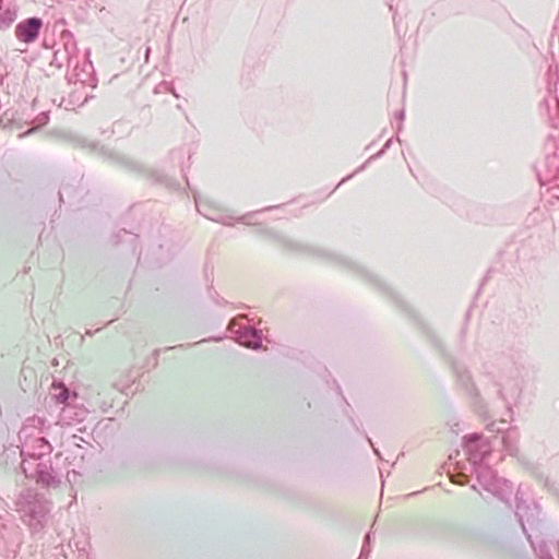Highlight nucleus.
<instances>
[{
	"instance_id": "16",
	"label": "nucleus",
	"mask_w": 559,
	"mask_h": 559,
	"mask_svg": "<svg viewBox=\"0 0 559 559\" xmlns=\"http://www.w3.org/2000/svg\"><path fill=\"white\" fill-rule=\"evenodd\" d=\"M404 117H405V112H404V110L399 111V112L396 114V116H395V118H396L397 120H400V121H403Z\"/></svg>"
},
{
	"instance_id": "14",
	"label": "nucleus",
	"mask_w": 559,
	"mask_h": 559,
	"mask_svg": "<svg viewBox=\"0 0 559 559\" xmlns=\"http://www.w3.org/2000/svg\"><path fill=\"white\" fill-rule=\"evenodd\" d=\"M38 124H45L48 121V115L46 112H41L38 117Z\"/></svg>"
},
{
	"instance_id": "15",
	"label": "nucleus",
	"mask_w": 559,
	"mask_h": 559,
	"mask_svg": "<svg viewBox=\"0 0 559 559\" xmlns=\"http://www.w3.org/2000/svg\"><path fill=\"white\" fill-rule=\"evenodd\" d=\"M369 552H370V547H369V545L364 544V545H362V548H361V552H360V554H361V556L367 557Z\"/></svg>"
},
{
	"instance_id": "25",
	"label": "nucleus",
	"mask_w": 559,
	"mask_h": 559,
	"mask_svg": "<svg viewBox=\"0 0 559 559\" xmlns=\"http://www.w3.org/2000/svg\"><path fill=\"white\" fill-rule=\"evenodd\" d=\"M358 559H366V557L360 555Z\"/></svg>"
},
{
	"instance_id": "3",
	"label": "nucleus",
	"mask_w": 559,
	"mask_h": 559,
	"mask_svg": "<svg viewBox=\"0 0 559 559\" xmlns=\"http://www.w3.org/2000/svg\"><path fill=\"white\" fill-rule=\"evenodd\" d=\"M52 451L51 444L48 440L41 436L27 438L21 449V455L23 459H27L32 462H39L46 460Z\"/></svg>"
},
{
	"instance_id": "26",
	"label": "nucleus",
	"mask_w": 559,
	"mask_h": 559,
	"mask_svg": "<svg viewBox=\"0 0 559 559\" xmlns=\"http://www.w3.org/2000/svg\"><path fill=\"white\" fill-rule=\"evenodd\" d=\"M544 559H552L551 557H548V558H544Z\"/></svg>"
},
{
	"instance_id": "19",
	"label": "nucleus",
	"mask_w": 559,
	"mask_h": 559,
	"mask_svg": "<svg viewBox=\"0 0 559 559\" xmlns=\"http://www.w3.org/2000/svg\"><path fill=\"white\" fill-rule=\"evenodd\" d=\"M97 331H99V329H97V330H96V332H97ZM94 333H95V331L93 332V331H91V330H87V331L85 332V334H86V335H88V336L94 335Z\"/></svg>"
},
{
	"instance_id": "6",
	"label": "nucleus",
	"mask_w": 559,
	"mask_h": 559,
	"mask_svg": "<svg viewBox=\"0 0 559 559\" xmlns=\"http://www.w3.org/2000/svg\"><path fill=\"white\" fill-rule=\"evenodd\" d=\"M478 484L488 492L499 495L502 485H507V480L497 477L495 471L486 465L475 466Z\"/></svg>"
},
{
	"instance_id": "20",
	"label": "nucleus",
	"mask_w": 559,
	"mask_h": 559,
	"mask_svg": "<svg viewBox=\"0 0 559 559\" xmlns=\"http://www.w3.org/2000/svg\"><path fill=\"white\" fill-rule=\"evenodd\" d=\"M179 347L181 348V347H183V345L174 346V347L169 346V347H166L165 350L175 349V348H179Z\"/></svg>"
},
{
	"instance_id": "13",
	"label": "nucleus",
	"mask_w": 559,
	"mask_h": 559,
	"mask_svg": "<svg viewBox=\"0 0 559 559\" xmlns=\"http://www.w3.org/2000/svg\"><path fill=\"white\" fill-rule=\"evenodd\" d=\"M55 397L58 403L67 405V402L70 397V391L67 388L62 386L61 391L58 394H56Z\"/></svg>"
},
{
	"instance_id": "17",
	"label": "nucleus",
	"mask_w": 559,
	"mask_h": 559,
	"mask_svg": "<svg viewBox=\"0 0 559 559\" xmlns=\"http://www.w3.org/2000/svg\"><path fill=\"white\" fill-rule=\"evenodd\" d=\"M34 131H35V128H31V129H28L26 132H24V133L20 134V136H24V135L29 134V133H32V132H34Z\"/></svg>"
},
{
	"instance_id": "5",
	"label": "nucleus",
	"mask_w": 559,
	"mask_h": 559,
	"mask_svg": "<svg viewBox=\"0 0 559 559\" xmlns=\"http://www.w3.org/2000/svg\"><path fill=\"white\" fill-rule=\"evenodd\" d=\"M43 26L44 22L40 17H27L16 24L14 34L21 43L32 44L38 38Z\"/></svg>"
},
{
	"instance_id": "4",
	"label": "nucleus",
	"mask_w": 559,
	"mask_h": 559,
	"mask_svg": "<svg viewBox=\"0 0 559 559\" xmlns=\"http://www.w3.org/2000/svg\"><path fill=\"white\" fill-rule=\"evenodd\" d=\"M464 451L468 456V461L474 465H479L485 457L490 453V448L483 436L479 433H472L464 437Z\"/></svg>"
},
{
	"instance_id": "10",
	"label": "nucleus",
	"mask_w": 559,
	"mask_h": 559,
	"mask_svg": "<svg viewBox=\"0 0 559 559\" xmlns=\"http://www.w3.org/2000/svg\"><path fill=\"white\" fill-rule=\"evenodd\" d=\"M86 415L85 409H76V407L67 404L62 408L61 417L63 420L68 421V425L71 424V420L82 421L83 417Z\"/></svg>"
},
{
	"instance_id": "23",
	"label": "nucleus",
	"mask_w": 559,
	"mask_h": 559,
	"mask_svg": "<svg viewBox=\"0 0 559 559\" xmlns=\"http://www.w3.org/2000/svg\"><path fill=\"white\" fill-rule=\"evenodd\" d=\"M401 129H402V126H401V124H399V127H397V132H400V130H401Z\"/></svg>"
},
{
	"instance_id": "18",
	"label": "nucleus",
	"mask_w": 559,
	"mask_h": 559,
	"mask_svg": "<svg viewBox=\"0 0 559 559\" xmlns=\"http://www.w3.org/2000/svg\"><path fill=\"white\" fill-rule=\"evenodd\" d=\"M370 543V533H368L366 536H365V543L366 545H369Z\"/></svg>"
},
{
	"instance_id": "11",
	"label": "nucleus",
	"mask_w": 559,
	"mask_h": 559,
	"mask_svg": "<svg viewBox=\"0 0 559 559\" xmlns=\"http://www.w3.org/2000/svg\"><path fill=\"white\" fill-rule=\"evenodd\" d=\"M516 440L518 432L515 429H508L502 438L503 445L511 455H515L518 453Z\"/></svg>"
},
{
	"instance_id": "22",
	"label": "nucleus",
	"mask_w": 559,
	"mask_h": 559,
	"mask_svg": "<svg viewBox=\"0 0 559 559\" xmlns=\"http://www.w3.org/2000/svg\"><path fill=\"white\" fill-rule=\"evenodd\" d=\"M160 353V349H156L154 354L157 356Z\"/></svg>"
},
{
	"instance_id": "24",
	"label": "nucleus",
	"mask_w": 559,
	"mask_h": 559,
	"mask_svg": "<svg viewBox=\"0 0 559 559\" xmlns=\"http://www.w3.org/2000/svg\"><path fill=\"white\" fill-rule=\"evenodd\" d=\"M502 490V488L500 489V491ZM500 497V499H503V496H501V492L498 495Z\"/></svg>"
},
{
	"instance_id": "12",
	"label": "nucleus",
	"mask_w": 559,
	"mask_h": 559,
	"mask_svg": "<svg viewBox=\"0 0 559 559\" xmlns=\"http://www.w3.org/2000/svg\"><path fill=\"white\" fill-rule=\"evenodd\" d=\"M16 19V10L5 9L0 13V28L9 27Z\"/></svg>"
},
{
	"instance_id": "8",
	"label": "nucleus",
	"mask_w": 559,
	"mask_h": 559,
	"mask_svg": "<svg viewBox=\"0 0 559 559\" xmlns=\"http://www.w3.org/2000/svg\"><path fill=\"white\" fill-rule=\"evenodd\" d=\"M229 329L237 335L238 342L252 349H258L262 345L261 331L251 326H239L235 330V323L230 322Z\"/></svg>"
},
{
	"instance_id": "7",
	"label": "nucleus",
	"mask_w": 559,
	"mask_h": 559,
	"mask_svg": "<svg viewBox=\"0 0 559 559\" xmlns=\"http://www.w3.org/2000/svg\"><path fill=\"white\" fill-rule=\"evenodd\" d=\"M539 513L537 507L531 508L524 500H522L516 495V516L522 525L523 532L526 534L527 539L531 540V535L527 534L526 525L530 526L531 530L538 528L539 520L537 519V514Z\"/></svg>"
},
{
	"instance_id": "9",
	"label": "nucleus",
	"mask_w": 559,
	"mask_h": 559,
	"mask_svg": "<svg viewBox=\"0 0 559 559\" xmlns=\"http://www.w3.org/2000/svg\"><path fill=\"white\" fill-rule=\"evenodd\" d=\"M76 47L74 41H68L62 47L55 50L50 61L51 67L61 69L63 66H69Z\"/></svg>"
},
{
	"instance_id": "1",
	"label": "nucleus",
	"mask_w": 559,
	"mask_h": 559,
	"mask_svg": "<svg viewBox=\"0 0 559 559\" xmlns=\"http://www.w3.org/2000/svg\"><path fill=\"white\" fill-rule=\"evenodd\" d=\"M15 511L20 513L22 522L35 534L46 525L50 502L34 489H24L15 501Z\"/></svg>"
},
{
	"instance_id": "21",
	"label": "nucleus",
	"mask_w": 559,
	"mask_h": 559,
	"mask_svg": "<svg viewBox=\"0 0 559 559\" xmlns=\"http://www.w3.org/2000/svg\"><path fill=\"white\" fill-rule=\"evenodd\" d=\"M495 425H496L495 423H491V424L488 426V429H489L490 431H495Z\"/></svg>"
},
{
	"instance_id": "2",
	"label": "nucleus",
	"mask_w": 559,
	"mask_h": 559,
	"mask_svg": "<svg viewBox=\"0 0 559 559\" xmlns=\"http://www.w3.org/2000/svg\"><path fill=\"white\" fill-rule=\"evenodd\" d=\"M21 468L27 478H35L36 483L43 487L56 488L61 481V474L53 467L50 457L40 460L39 462L23 459Z\"/></svg>"
}]
</instances>
